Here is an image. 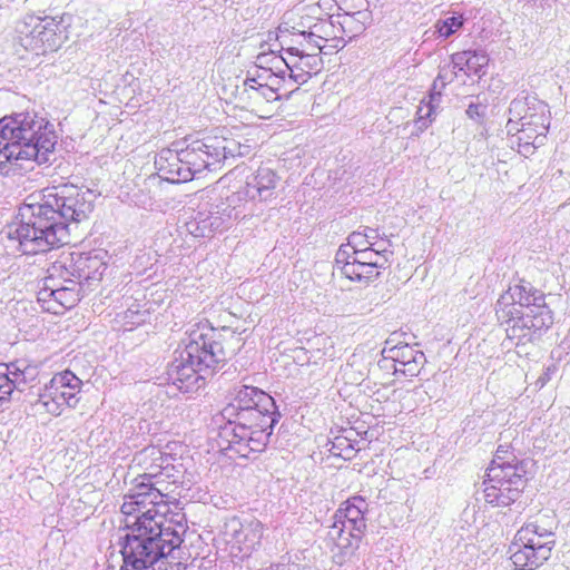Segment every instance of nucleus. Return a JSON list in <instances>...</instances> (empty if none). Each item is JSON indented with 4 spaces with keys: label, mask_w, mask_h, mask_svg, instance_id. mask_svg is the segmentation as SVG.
Instances as JSON below:
<instances>
[{
    "label": "nucleus",
    "mask_w": 570,
    "mask_h": 570,
    "mask_svg": "<svg viewBox=\"0 0 570 570\" xmlns=\"http://www.w3.org/2000/svg\"><path fill=\"white\" fill-rule=\"evenodd\" d=\"M83 193L75 185L47 187L18 209L13 237L26 254H45L68 245L70 226L85 214Z\"/></svg>",
    "instance_id": "obj_1"
},
{
    "label": "nucleus",
    "mask_w": 570,
    "mask_h": 570,
    "mask_svg": "<svg viewBox=\"0 0 570 570\" xmlns=\"http://www.w3.org/2000/svg\"><path fill=\"white\" fill-rule=\"evenodd\" d=\"M120 511L126 517V543L164 548L169 553L183 543L185 514L173 511L158 489L140 484L138 491L125 495Z\"/></svg>",
    "instance_id": "obj_2"
},
{
    "label": "nucleus",
    "mask_w": 570,
    "mask_h": 570,
    "mask_svg": "<svg viewBox=\"0 0 570 570\" xmlns=\"http://www.w3.org/2000/svg\"><path fill=\"white\" fill-rule=\"evenodd\" d=\"M57 136L42 117L20 114L0 122V174H21L33 164L41 165L53 153Z\"/></svg>",
    "instance_id": "obj_3"
},
{
    "label": "nucleus",
    "mask_w": 570,
    "mask_h": 570,
    "mask_svg": "<svg viewBox=\"0 0 570 570\" xmlns=\"http://www.w3.org/2000/svg\"><path fill=\"white\" fill-rule=\"evenodd\" d=\"M238 343L239 337L227 330H210L191 340L173 364V384L184 393L198 390L204 381L203 374L224 363L235 353Z\"/></svg>",
    "instance_id": "obj_4"
},
{
    "label": "nucleus",
    "mask_w": 570,
    "mask_h": 570,
    "mask_svg": "<svg viewBox=\"0 0 570 570\" xmlns=\"http://www.w3.org/2000/svg\"><path fill=\"white\" fill-rule=\"evenodd\" d=\"M529 482L528 463L508 446L499 445L483 481L484 499L495 507H509L523 493Z\"/></svg>",
    "instance_id": "obj_5"
},
{
    "label": "nucleus",
    "mask_w": 570,
    "mask_h": 570,
    "mask_svg": "<svg viewBox=\"0 0 570 570\" xmlns=\"http://www.w3.org/2000/svg\"><path fill=\"white\" fill-rule=\"evenodd\" d=\"M366 500L362 495H353L345 500L335 511L333 529L337 530V563L343 564L347 557L355 554L366 529Z\"/></svg>",
    "instance_id": "obj_6"
},
{
    "label": "nucleus",
    "mask_w": 570,
    "mask_h": 570,
    "mask_svg": "<svg viewBox=\"0 0 570 570\" xmlns=\"http://www.w3.org/2000/svg\"><path fill=\"white\" fill-rule=\"evenodd\" d=\"M82 385L70 370L55 373L41 389L35 403L36 411L41 415L60 416L67 409L77 406Z\"/></svg>",
    "instance_id": "obj_7"
},
{
    "label": "nucleus",
    "mask_w": 570,
    "mask_h": 570,
    "mask_svg": "<svg viewBox=\"0 0 570 570\" xmlns=\"http://www.w3.org/2000/svg\"><path fill=\"white\" fill-rule=\"evenodd\" d=\"M553 541L539 533L534 524H525L515 533L510 546V560L518 570H535L550 557Z\"/></svg>",
    "instance_id": "obj_8"
},
{
    "label": "nucleus",
    "mask_w": 570,
    "mask_h": 570,
    "mask_svg": "<svg viewBox=\"0 0 570 570\" xmlns=\"http://www.w3.org/2000/svg\"><path fill=\"white\" fill-rule=\"evenodd\" d=\"M276 173L267 167H259L250 180H244L236 171H229L220 177L216 185L226 191V199L244 200L249 198V187H253L259 199H271L277 186Z\"/></svg>",
    "instance_id": "obj_9"
},
{
    "label": "nucleus",
    "mask_w": 570,
    "mask_h": 570,
    "mask_svg": "<svg viewBox=\"0 0 570 570\" xmlns=\"http://www.w3.org/2000/svg\"><path fill=\"white\" fill-rule=\"evenodd\" d=\"M274 400L271 396L269 406L266 411L261 407H253L246 412H239L233 415L232 421H228L229 426L223 429L222 435L228 438L232 433L236 435V430H240L237 435L239 441L252 440L254 435L266 433L269 435L271 430L275 423L274 419Z\"/></svg>",
    "instance_id": "obj_10"
},
{
    "label": "nucleus",
    "mask_w": 570,
    "mask_h": 570,
    "mask_svg": "<svg viewBox=\"0 0 570 570\" xmlns=\"http://www.w3.org/2000/svg\"><path fill=\"white\" fill-rule=\"evenodd\" d=\"M121 554L120 570H179V563L169 560L170 553L164 548L151 549L125 542Z\"/></svg>",
    "instance_id": "obj_11"
},
{
    "label": "nucleus",
    "mask_w": 570,
    "mask_h": 570,
    "mask_svg": "<svg viewBox=\"0 0 570 570\" xmlns=\"http://www.w3.org/2000/svg\"><path fill=\"white\" fill-rule=\"evenodd\" d=\"M525 114L521 117L519 144L538 147L543 145L550 127L551 112L547 104L533 100L525 101Z\"/></svg>",
    "instance_id": "obj_12"
},
{
    "label": "nucleus",
    "mask_w": 570,
    "mask_h": 570,
    "mask_svg": "<svg viewBox=\"0 0 570 570\" xmlns=\"http://www.w3.org/2000/svg\"><path fill=\"white\" fill-rule=\"evenodd\" d=\"M544 297L537 291L524 285H515L499 301V313L507 322L523 320L524 313L537 306H542Z\"/></svg>",
    "instance_id": "obj_13"
},
{
    "label": "nucleus",
    "mask_w": 570,
    "mask_h": 570,
    "mask_svg": "<svg viewBox=\"0 0 570 570\" xmlns=\"http://www.w3.org/2000/svg\"><path fill=\"white\" fill-rule=\"evenodd\" d=\"M281 99V94L268 83H259L249 79L244 85L242 100L244 108L257 117L268 119L273 116V104Z\"/></svg>",
    "instance_id": "obj_14"
},
{
    "label": "nucleus",
    "mask_w": 570,
    "mask_h": 570,
    "mask_svg": "<svg viewBox=\"0 0 570 570\" xmlns=\"http://www.w3.org/2000/svg\"><path fill=\"white\" fill-rule=\"evenodd\" d=\"M39 301L45 311L56 315L62 314L80 301V282L66 279V285L42 291Z\"/></svg>",
    "instance_id": "obj_15"
},
{
    "label": "nucleus",
    "mask_w": 570,
    "mask_h": 570,
    "mask_svg": "<svg viewBox=\"0 0 570 570\" xmlns=\"http://www.w3.org/2000/svg\"><path fill=\"white\" fill-rule=\"evenodd\" d=\"M70 265L62 266L75 281L95 278L101 275L105 269L106 263L104 256L97 252H77L69 255Z\"/></svg>",
    "instance_id": "obj_16"
},
{
    "label": "nucleus",
    "mask_w": 570,
    "mask_h": 570,
    "mask_svg": "<svg viewBox=\"0 0 570 570\" xmlns=\"http://www.w3.org/2000/svg\"><path fill=\"white\" fill-rule=\"evenodd\" d=\"M269 403V394L257 387L244 385L237 390L233 401L225 406L223 414L227 421H232L233 415H237L239 412H246L253 407H261L266 411Z\"/></svg>",
    "instance_id": "obj_17"
},
{
    "label": "nucleus",
    "mask_w": 570,
    "mask_h": 570,
    "mask_svg": "<svg viewBox=\"0 0 570 570\" xmlns=\"http://www.w3.org/2000/svg\"><path fill=\"white\" fill-rule=\"evenodd\" d=\"M157 174L164 180L173 184L187 181L190 169L185 167L178 154L171 149H163L155 159Z\"/></svg>",
    "instance_id": "obj_18"
},
{
    "label": "nucleus",
    "mask_w": 570,
    "mask_h": 570,
    "mask_svg": "<svg viewBox=\"0 0 570 570\" xmlns=\"http://www.w3.org/2000/svg\"><path fill=\"white\" fill-rule=\"evenodd\" d=\"M390 357L394 362L396 372L415 375L420 371L424 355L414 346L402 344L390 350Z\"/></svg>",
    "instance_id": "obj_19"
},
{
    "label": "nucleus",
    "mask_w": 570,
    "mask_h": 570,
    "mask_svg": "<svg viewBox=\"0 0 570 570\" xmlns=\"http://www.w3.org/2000/svg\"><path fill=\"white\" fill-rule=\"evenodd\" d=\"M285 53L286 58H284V61L291 70L292 77L296 80H305V78L318 71L321 59L316 55H299L298 52H291V50L286 49Z\"/></svg>",
    "instance_id": "obj_20"
},
{
    "label": "nucleus",
    "mask_w": 570,
    "mask_h": 570,
    "mask_svg": "<svg viewBox=\"0 0 570 570\" xmlns=\"http://www.w3.org/2000/svg\"><path fill=\"white\" fill-rule=\"evenodd\" d=\"M311 35L315 36V38L321 41L322 45L320 46L323 50H337L343 48L345 45L342 30L328 19H321L318 22L313 24L311 28Z\"/></svg>",
    "instance_id": "obj_21"
},
{
    "label": "nucleus",
    "mask_w": 570,
    "mask_h": 570,
    "mask_svg": "<svg viewBox=\"0 0 570 570\" xmlns=\"http://www.w3.org/2000/svg\"><path fill=\"white\" fill-rule=\"evenodd\" d=\"M380 266H382L380 262H363L354 256L343 265L342 273L351 281L370 282L380 275Z\"/></svg>",
    "instance_id": "obj_22"
},
{
    "label": "nucleus",
    "mask_w": 570,
    "mask_h": 570,
    "mask_svg": "<svg viewBox=\"0 0 570 570\" xmlns=\"http://www.w3.org/2000/svg\"><path fill=\"white\" fill-rule=\"evenodd\" d=\"M517 321L520 322V320ZM521 326L523 328L537 333L550 327L552 324V315L546 302H543L542 306H537L535 308L525 312L524 318L521 320Z\"/></svg>",
    "instance_id": "obj_23"
},
{
    "label": "nucleus",
    "mask_w": 570,
    "mask_h": 570,
    "mask_svg": "<svg viewBox=\"0 0 570 570\" xmlns=\"http://www.w3.org/2000/svg\"><path fill=\"white\" fill-rule=\"evenodd\" d=\"M299 32V40L296 41V45L291 46L286 48V50H291V52H298L299 55H316L318 57V53L324 51L320 45L321 41L315 38V36L311 35V30L308 32L301 31Z\"/></svg>",
    "instance_id": "obj_24"
},
{
    "label": "nucleus",
    "mask_w": 570,
    "mask_h": 570,
    "mask_svg": "<svg viewBox=\"0 0 570 570\" xmlns=\"http://www.w3.org/2000/svg\"><path fill=\"white\" fill-rule=\"evenodd\" d=\"M459 60H464L469 72L479 73V71L488 65V57L478 51H463L458 55Z\"/></svg>",
    "instance_id": "obj_25"
},
{
    "label": "nucleus",
    "mask_w": 570,
    "mask_h": 570,
    "mask_svg": "<svg viewBox=\"0 0 570 570\" xmlns=\"http://www.w3.org/2000/svg\"><path fill=\"white\" fill-rule=\"evenodd\" d=\"M464 18L462 14L450 17L445 20H440L435 24L438 33L443 38H449L462 28Z\"/></svg>",
    "instance_id": "obj_26"
},
{
    "label": "nucleus",
    "mask_w": 570,
    "mask_h": 570,
    "mask_svg": "<svg viewBox=\"0 0 570 570\" xmlns=\"http://www.w3.org/2000/svg\"><path fill=\"white\" fill-rule=\"evenodd\" d=\"M332 451L337 456L343 459H351L355 452V446L351 443V438L342 433L334 438L332 442Z\"/></svg>",
    "instance_id": "obj_27"
},
{
    "label": "nucleus",
    "mask_w": 570,
    "mask_h": 570,
    "mask_svg": "<svg viewBox=\"0 0 570 570\" xmlns=\"http://www.w3.org/2000/svg\"><path fill=\"white\" fill-rule=\"evenodd\" d=\"M264 527L259 521L250 522L247 527L242 529L240 534L246 539L250 538V544L248 548H254L261 543L263 538Z\"/></svg>",
    "instance_id": "obj_28"
},
{
    "label": "nucleus",
    "mask_w": 570,
    "mask_h": 570,
    "mask_svg": "<svg viewBox=\"0 0 570 570\" xmlns=\"http://www.w3.org/2000/svg\"><path fill=\"white\" fill-rule=\"evenodd\" d=\"M347 245L351 246L354 250L355 256L358 253L366 252L368 242L365 239V236L360 232H353L347 238Z\"/></svg>",
    "instance_id": "obj_29"
},
{
    "label": "nucleus",
    "mask_w": 570,
    "mask_h": 570,
    "mask_svg": "<svg viewBox=\"0 0 570 570\" xmlns=\"http://www.w3.org/2000/svg\"><path fill=\"white\" fill-rule=\"evenodd\" d=\"M363 256L360 257L363 262H380V256L377 253L371 252H362Z\"/></svg>",
    "instance_id": "obj_30"
},
{
    "label": "nucleus",
    "mask_w": 570,
    "mask_h": 570,
    "mask_svg": "<svg viewBox=\"0 0 570 570\" xmlns=\"http://www.w3.org/2000/svg\"><path fill=\"white\" fill-rule=\"evenodd\" d=\"M466 115L470 117V118H475V117H479L480 116V106L476 105V104H471L469 105L468 109H466Z\"/></svg>",
    "instance_id": "obj_31"
},
{
    "label": "nucleus",
    "mask_w": 570,
    "mask_h": 570,
    "mask_svg": "<svg viewBox=\"0 0 570 570\" xmlns=\"http://www.w3.org/2000/svg\"><path fill=\"white\" fill-rule=\"evenodd\" d=\"M315 10V6L313 4H303L301 7L297 8V13L303 17L305 13L309 12V11H314Z\"/></svg>",
    "instance_id": "obj_32"
},
{
    "label": "nucleus",
    "mask_w": 570,
    "mask_h": 570,
    "mask_svg": "<svg viewBox=\"0 0 570 570\" xmlns=\"http://www.w3.org/2000/svg\"><path fill=\"white\" fill-rule=\"evenodd\" d=\"M4 400V397L2 396V394H0V401Z\"/></svg>",
    "instance_id": "obj_33"
}]
</instances>
